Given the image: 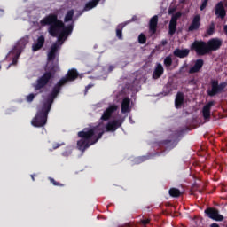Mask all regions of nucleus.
<instances>
[{
	"label": "nucleus",
	"mask_w": 227,
	"mask_h": 227,
	"mask_svg": "<svg viewBox=\"0 0 227 227\" xmlns=\"http://www.w3.org/2000/svg\"><path fill=\"white\" fill-rule=\"evenodd\" d=\"M41 26H49L48 33L53 38H56L59 33L62 34L64 39H67L74 31V24L65 26V23L58 18L57 13H50L40 21Z\"/></svg>",
	"instance_id": "nucleus-1"
},
{
	"label": "nucleus",
	"mask_w": 227,
	"mask_h": 227,
	"mask_svg": "<svg viewBox=\"0 0 227 227\" xmlns=\"http://www.w3.org/2000/svg\"><path fill=\"white\" fill-rule=\"evenodd\" d=\"M105 133L106 130L100 126L83 129V130L78 132V137H81V139L77 141V149L84 153L90 146L98 143Z\"/></svg>",
	"instance_id": "nucleus-2"
},
{
	"label": "nucleus",
	"mask_w": 227,
	"mask_h": 227,
	"mask_svg": "<svg viewBox=\"0 0 227 227\" xmlns=\"http://www.w3.org/2000/svg\"><path fill=\"white\" fill-rule=\"evenodd\" d=\"M56 97L52 94H49L47 99L44 101L42 109L39 110L35 115V117L32 120L31 123L34 127H45L47 125V118L49 116V113L52 107V104H54Z\"/></svg>",
	"instance_id": "nucleus-3"
},
{
	"label": "nucleus",
	"mask_w": 227,
	"mask_h": 227,
	"mask_svg": "<svg viewBox=\"0 0 227 227\" xmlns=\"http://www.w3.org/2000/svg\"><path fill=\"white\" fill-rule=\"evenodd\" d=\"M28 43L29 37H23L20 39L16 43L12 50L9 51V53L6 56V59L7 61L12 62L8 65L7 70H9L11 67H16L17 63H19V58L20 57V54H22V51H24V49H26V45H27Z\"/></svg>",
	"instance_id": "nucleus-4"
},
{
	"label": "nucleus",
	"mask_w": 227,
	"mask_h": 227,
	"mask_svg": "<svg viewBox=\"0 0 227 227\" xmlns=\"http://www.w3.org/2000/svg\"><path fill=\"white\" fill-rule=\"evenodd\" d=\"M78 77H79V72H77V69L75 68L69 69L66 76L62 77L57 82V84L53 86L52 90L50 94L55 97V98H57L58 95L61 93V89L63 88V86H65L66 84H68V82H72L75 81V79H77Z\"/></svg>",
	"instance_id": "nucleus-5"
},
{
	"label": "nucleus",
	"mask_w": 227,
	"mask_h": 227,
	"mask_svg": "<svg viewBox=\"0 0 227 227\" xmlns=\"http://www.w3.org/2000/svg\"><path fill=\"white\" fill-rule=\"evenodd\" d=\"M54 75H56V72L46 71L41 77L37 79L35 86V90H40L45 88L49 82H52V81H54Z\"/></svg>",
	"instance_id": "nucleus-6"
},
{
	"label": "nucleus",
	"mask_w": 227,
	"mask_h": 227,
	"mask_svg": "<svg viewBox=\"0 0 227 227\" xmlns=\"http://www.w3.org/2000/svg\"><path fill=\"white\" fill-rule=\"evenodd\" d=\"M191 50L194 51L198 56H207L208 52V44L205 41H194L191 45Z\"/></svg>",
	"instance_id": "nucleus-7"
},
{
	"label": "nucleus",
	"mask_w": 227,
	"mask_h": 227,
	"mask_svg": "<svg viewBox=\"0 0 227 227\" xmlns=\"http://www.w3.org/2000/svg\"><path fill=\"white\" fill-rule=\"evenodd\" d=\"M227 87V82H223L219 84V81L211 80V90H207V95L209 97H215L219 93H223L224 89Z\"/></svg>",
	"instance_id": "nucleus-8"
},
{
	"label": "nucleus",
	"mask_w": 227,
	"mask_h": 227,
	"mask_svg": "<svg viewBox=\"0 0 227 227\" xmlns=\"http://www.w3.org/2000/svg\"><path fill=\"white\" fill-rule=\"evenodd\" d=\"M182 17V12H177L172 14L171 20L168 25V34L173 35L176 33V26H178V19Z\"/></svg>",
	"instance_id": "nucleus-9"
},
{
	"label": "nucleus",
	"mask_w": 227,
	"mask_h": 227,
	"mask_svg": "<svg viewBox=\"0 0 227 227\" xmlns=\"http://www.w3.org/2000/svg\"><path fill=\"white\" fill-rule=\"evenodd\" d=\"M207 43V51L209 54H211V52H214L215 51H219V49L223 47V40L217 37L210 39Z\"/></svg>",
	"instance_id": "nucleus-10"
},
{
	"label": "nucleus",
	"mask_w": 227,
	"mask_h": 227,
	"mask_svg": "<svg viewBox=\"0 0 227 227\" xmlns=\"http://www.w3.org/2000/svg\"><path fill=\"white\" fill-rule=\"evenodd\" d=\"M205 214H207V217L209 219H213V221H224V216L223 215L219 214V210L214 207H207L204 211Z\"/></svg>",
	"instance_id": "nucleus-11"
},
{
	"label": "nucleus",
	"mask_w": 227,
	"mask_h": 227,
	"mask_svg": "<svg viewBox=\"0 0 227 227\" xmlns=\"http://www.w3.org/2000/svg\"><path fill=\"white\" fill-rule=\"evenodd\" d=\"M215 15L217 19H224L226 17V8L223 1L218 2L215 6Z\"/></svg>",
	"instance_id": "nucleus-12"
},
{
	"label": "nucleus",
	"mask_w": 227,
	"mask_h": 227,
	"mask_svg": "<svg viewBox=\"0 0 227 227\" xmlns=\"http://www.w3.org/2000/svg\"><path fill=\"white\" fill-rule=\"evenodd\" d=\"M121 120H114L112 121H109L106 126V132H116L118 129L121 126Z\"/></svg>",
	"instance_id": "nucleus-13"
},
{
	"label": "nucleus",
	"mask_w": 227,
	"mask_h": 227,
	"mask_svg": "<svg viewBox=\"0 0 227 227\" xmlns=\"http://www.w3.org/2000/svg\"><path fill=\"white\" fill-rule=\"evenodd\" d=\"M200 26H201V16L197 14L193 17L192 23L188 27V31H198V29H200Z\"/></svg>",
	"instance_id": "nucleus-14"
},
{
	"label": "nucleus",
	"mask_w": 227,
	"mask_h": 227,
	"mask_svg": "<svg viewBox=\"0 0 227 227\" xmlns=\"http://www.w3.org/2000/svg\"><path fill=\"white\" fill-rule=\"evenodd\" d=\"M115 111H118V106L111 105L103 113V115L101 116V120H103V121H107V120H109L111 116H113V113H115Z\"/></svg>",
	"instance_id": "nucleus-15"
},
{
	"label": "nucleus",
	"mask_w": 227,
	"mask_h": 227,
	"mask_svg": "<svg viewBox=\"0 0 227 227\" xmlns=\"http://www.w3.org/2000/svg\"><path fill=\"white\" fill-rule=\"evenodd\" d=\"M59 49H61V48H59V43H54L51 46L50 51L48 53V61H54V59H56V54H58Z\"/></svg>",
	"instance_id": "nucleus-16"
},
{
	"label": "nucleus",
	"mask_w": 227,
	"mask_h": 227,
	"mask_svg": "<svg viewBox=\"0 0 227 227\" xmlns=\"http://www.w3.org/2000/svg\"><path fill=\"white\" fill-rule=\"evenodd\" d=\"M215 105V101H209L202 108V116L204 120H210V111L212 107Z\"/></svg>",
	"instance_id": "nucleus-17"
},
{
	"label": "nucleus",
	"mask_w": 227,
	"mask_h": 227,
	"mask_svg": "<svg viewBox=\"0 0 227 227\" xmlns=\"http://www.w3.org/2000/svg\"><path fill=\"white\" fill-rule=\"evenodd\" d=\"M159 24V16L154 15L151 18L149 21V31L152 35H155L157 33V26Z\"/></svg>",
	"instance_id": "nucleus-18"
},
{
	"label": "nucleus",
	"mask_w": 227,
	"mask_h": 227,
	"mask_svg": "<svg viewBox=\"0 0 227 227\" xmlns=\"http://www.w3.org/2000/svg\"><path fill=\"white\" fill-rule=\"evenodd\" d=\"M191 53V50L189 49H180V48H176L174 51H173V55L176 58H180L181 59H184V58H187L189 56V54Z\"/></svg>",
	"instance_id": "nucleus-19"
},
{
	"label": "nucleus",
	"mask_w": 227,
	"mask_h": 227,
	"mask_svg": "<svg viewBox=\"0 0 227 227\" xmlns=\"http://www.w3.org/2000/svg\"><path fill=\"white\" fill-rule=\"evenodd\" d=\"M203 65H205V61H203V59H197L193 67H192L189 69V74H198V72H200V70L203 68Z\"/></svg>",
	"instance_id": "nucleus-20"
},
{
	"label": "nucleus",
	"mask_w": 227,
	"mask_h": 227,
	"mask_svg": "<svg viewBox=\"0 0 227 227\" xmlns=\"http://www.w3.org/2000/svg\"><path fill=\"white\" fill-rule=\"evenodd\" d=\"M98 3H100V0H91L85 4V6L83 9L80 12V15H82L84 12H90V10H93V8H97L98 5Z\"/></svg>",
	"instance_id": "nucleus-21"
},
{
	"label": "nucleus",
	"mask_w": 227,
	"mask_h": 227,
	"mask_svg": "<svg viewBox=\"0 0 227 227\" xmlns=\"http://www.w3.org/2000/svg\"><path fill=\"white\" fill-rule=\"evenodd\" d=\"M163 74H164V67H162V64L159 63L157 64L153 73V79H155V80L160 79Z\"/></svg>",
	"instance_id": "nucleus-22"
},
{
	"label": "nucleus",
	"mask_w": 227,
	"mask_h": 227,
	"mask_svg": "<svg viewBox=\"0 0 227 227\" xmlns=\"http://www.w3.org/2000/svg\"><path fill=\"white\" fill-rule=\"evenodd\" d=\"M45 43V37L43 35H41L37 38V42L35 44H33L32 51L33 52H36V51H40L42 47H43Z\"/></svg>",
	"instance_id": "nucleus-23"
},
{
	"label": "nucleus",
	"mask_w": 227,
	"mask_h": 227,
	"mask_svg": "<svg viewBox=\"0 0 227 227\" xmlns=\"http://www.w3.org/2000/svg\"><path fill=\"white\" fill-rule=\"evenodd\" d=\"M130 98H124L121 104V111L122 114L129 113L130 111Z\"/></svg>",
	"instance_id": "nucleus-24"
},
{
	"label": "nucleus",
	"mask_w": 227,
	"mask_h": 227,
	"mask_svg": "<svg viewBox=\"0 0 227 227\" xmlns=\"http://www.w3.org/2000/svg\"><path fill=\"white\" fill-rule=\"evenodd\" d=\"M185 99V96L182 92H177L176 99H175V106L176 109H180L182 105L184 104V100Z\"/></svg>",
	"instance_id": "nucleus-25"
},
{
	"label": "nucleus",
	"mask_w": 227,
	"mask_h": 227,
	"mask_svg": "<svg viewBox=\"0 0 227 227\" xmlns=\"http://www.w3.org/2000/svg\"><path fill=\"white\" fill-rule=\"evenodd\" d=\"M123 27H125L124 23H121L116 28V36L119 40H123Z\"/></svg>",
	"instance_id": "nucleus-26"
},
{
	"label": "nucleus",
	"mask_w": 227,
	"mask_h": 227,
	"mask_svg": "<svg viewBox=\"0 0 227 227\" xmlns=\"http://www.w3.org/2000/svg\"><path fill=\"white\" fill-rule=\"evenodd\" d=\"M214 33H215V23L214 21H212L209 24V26L207 27L206 35L207 36H212V35H214Z\"/></svg>",
	"instance_id": "nucleus-27"
},
{
	"label": "nucleus",
	"mask_w": 227,
	"mask_h": 227,
	"mask_svg": "<svg viewBox=\"0 0 227 227\" xmlns=\"http://www.w3.org/2000/svg\"><path fill=\"white\" fill-rule=\"evenodd\" d=\"M168 192L172 198H180L182 196V192L177 188H171Z\"/></svg>",
	"instance_id": "nucleus-28"
},
{
	"label": "nucleus",
	"mask_w": 227,
	"mask_h": 227,
	"mask_svg": "<svg viewBox=\"0 0 227 227\" xmlns=\"http://www.w3.org/2000/svg\"><path fill=\"white\" fill-rule=\"evenodd\" d=\"M74 11L73 9L67 11L64 18V22H70V20L74 19Z\"/></svg>",
	"instance_id": "nucleus-29"
},
{
	"label": "nucleus",
	"mask_w": 227,
	"mask_h": 227,
	"mask_svg": "<svg viewBox=\"0 0 227 227\" xmlns=\"http://www.w3.org/2000/svg\"><path fill=\"white\" fill-rule=\"evenodd\" d=\"M163 65L169 68L171 65H173V59L171 58V55L167 56L164 59Z\"/></svg>",
	"instance_id": "nucleus-30"
},
{
	"label": "nucleus",
	"mask_w": 227,
	"mask_h": 227,
	"mask_svg": "<svg viewBox=\"0 0 227 227\" xmlns=\"http://www.w3.org/2000/svg\"><path fill=\"white\" fill-rule=\"evenodd\" d=\"M57 36H58V42L57 43H59V48H61V45H63L65 40H67V39H65V35H63L62 33H59Z\"/></svg>",
	"instance_id": "nucleus-31"
},
{
	"label": "nucleus",
	"mask_w": 227,
	"mask_h": 227,
	"mask_svg": "<svg viewBox=\"0 0 227 227\" xmlns=\"http://www.w3.org/2000/svg\"><path fill=\"white\" fill-rule=\"evenodd\" d=\"M138 43L141 44L146 43V35H145V34H140L138 35Z\"/></svg>",
	"instance_id": "nucleus-32"
},
{
	"label": "nucleus",
	"mask_w": 227,
	"mask_h": 227,
	"mask_svg": "<svg viewBox=\"0 0 227 227\" xmlns=\"http://www.w3.org/2000/svg\"><path fill=\"white\" fill-rule=\"evenodd\" d=\"M50 182H51V184H52L56 187H63V184L54 180V178L50 177Z\"/></svg>",
	"instance_id": "nucleus-33"
},
{
	"label": "nucleus",
	"mask_w": 227,
	"mask_h": 227,
	"mask_svg": "<svg viewBox=\"0 0 227 227\" xmlns=\"http://www.w3.org/2000/svg\"><path fill=\"white\" fill-rule=\"evenodd\" d=\"M207 4H208V0H203L200 5V11L203 12V10L207 8Z\"/></svg>",
	"instance_id": "nucleus-34"
},
{
	"label": "nucleus",
	"mask_w": 227,
	"mask_h": 227,
	"mask_svg": "<svg viewBox=\"0 0 227 227\" xmlns=\"http://www.w3.org/2000/svg\"><path fill=\"white\" fill-rule=\"evenodd\" d=\"M175 12H176V7H170L168 9V15H173V13H175Z\"/></svg>",
	"instance_id": "nucleus-35"
},
{
	"label": "nucleus",
	"mask_w": 227,
	"mask_h": 227,
	"mask_svg": "<svg viewBox=\"0 0 227 227\" xmlns=\"http://www.w3.org/2000/svg\"><path fill=\"white\" fill-rule=\"evenodd\" d=\"M143 226H146L147 224H150V219H144L141 221Z\"/></svg>",
	"instance_id": "nucleus-36"
},
{
	"label": "nucleus",
	"mask_w": 227,
	"mask_h": 227,
	"mask_svg": "<svg viewBox=\"0 0 227 227\" xmlns=\"http://www.w3.org/2000/svg\"><path fill=\"white\" fill-rule=\"evenodd\" d=\"M35 94L30 93V94H29V102H33V100L35 99Z\"/></svg>",
	"instance_id": "nucleus-37"
},
{
	"label": "nucleus",
	"mask_w": 227,
	"mask_h": 227,
	"mask_svg": "<svg viewBox=\"0 0 227 227\" xmlns=\"http://www.w3.org/2000/svg\"><path fill=\"white\" fill-rule=\"evenodd\" d=\"M90 88H93V85L89 84V85H87V86L85 87V95H86V93H88V90H89Z\"/></svg>",
	"instance_id": "nucleus-38"
},
{
	"label": "nucleus",
	"mask_w": 227,
	"mask_h": 227,
	"mask_svg": "<svg viewBox=\"0 0 227 227\" xmlns=\"http://www.w3.org/2000/svg\"><path fill=\"white\" fill-rule=\"evenodd\" d=\"M60 146H61V145H59V144H54L53 145V150H56L58 148H59Z\"/></svg>",
	"instance_id": "nucleus-39"
},
{
	"label": "nucleus",
	"mask_w": 227,
	"mask_h": 227,
	"mask_svg": "<svg viewBox=\"0 0 227 227\" xmlns=\"http://www.w3.org/2000/svg\"><path fill=\"white\" fill-rule=\"evenodd\" d=\"M161 45H163V47H164L165 45H168V40H162V41H161Z\"/></svg>",
	"instance_id": "nucleus-40"
},
{
	"label": "nucleus",
	"mask_w": 227,
	"mask_h": 227,
	"mask_svg": "<svg viewBox=\"0 0 227 227\" xmlns=\"http://www.w3.org/2000/svg\"><path fill=\"white\" fill-rule=\"evenodd\" d=\"M163 144L171 145V141L170 140H165V141H163Z\"/></svg>",
	"instance_id": "nucleus-41"
},
{
	"label": "nucleus",
	"mask_w": 227,
	"mask_h": 227,
	"mask_svg": "<svg viewBox=\"0 0 227 227\" xmlns=\"http://www.w3.org/2000/svg\"><path fill=\"white\" fill-rule=\"evenodd\" d=\"M139 160H140L141 162H145V160H146V158H145V157H140V158H139Z\"/></svg>",
	"instance_id": "nucleus-42"
},
{
	"label": "nucleus",
	"mask_w": 227,
	"mask_h": 227,
	"mask_svg": "<svg viewBox=\"0 0 227 227\" xmlns=\"http://www.w3.org/2000/svg\"><path fill=\"white\" fill-rule=\"evenodd\" d=\"M188 129V128H186V129H183L180 132H181V134H184V132H185V130H187Z\"/></svg>",
	"instance_id": "nucleus-43"
},
{
	"label": "nucleus",
	"mask_w": 227,
	"mask_h": 227,
	"mask_svg": "<svg viewBox=\"0 0 227 227\" xmlns=\"http://www.w3.org/2000/svg\"><path fill=\"white\" fill-rule=\"evenodd\" d=\"M109 70H110V72H112V70H114V67L110 66V67H109Z\"/></svg>",
	"instance_id": "nucleus-44"
},
{
	"label": "nucleus",
	"mask_w": 227,
	"mask_h": 227,
	"mask_svg": "<svg viewBox=\"0 0 227 227\" xmlns=\"http://www.w3.org/2000/svg\"><path fill=\"white\" fill-rule=\"evenodd\" d=\"M30 176H31L32 180L35 181V175H31Z\"/></svg>",
	"instance_id": "nucleus-45"
},
{
	"label": "nucleus",
	"mask_w": 227,
	"mask_h": 227,
	"mask_svg": "<svg viewBox=\"0 0 227 227\" xmlns=\"http://www.w3.org/2000/svg\"><path fill=\"white\" fill-rule=\"evenodd\" d=\"M27 102H29V96H27Z\"/></svg>",
	"instance_id": "nucleus-46"
},
{
	"label": "nucleus",
	"mask_w": 227,
	"mask_h": 227,
	"mask_svg": "<svg viewBox=\"0 0 227 227\" xmlns=\"http://www.w3.org/2000/svg\"><path fill=\"white\" fill-rule=\"evenodd\" d=\"M175 146H176V143L175 145H173L171 148H175Z\"/></svg>",
	"instance_id": "nucleus-47"
},
{
	"label": "nucleus",
	"mask_w": 227,
	"mask_h": 227,
	"mask_svg": "<svg viewBox=\"0 0 227 227\" xmlns=\"http://www.w3.org/2000/svg\"><path fill=\"white\" fill-rule=\"evenodd\" d=\"M2 67H1V64H0V70H1Z\"/></svg>",
	"instance_id": "nucleus-48"
}]
</instances>
